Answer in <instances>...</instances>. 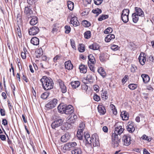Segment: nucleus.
I'll return each mask as SVG.
<instances>
[{"label":"nucleus","instance_id":"nucleus-48","mask_svg":"<svg viewBox=\"0 0 154 154\" xmlns=\"http://www.w3.org/2000/svg\"><path fill=\"white\" fill-rule=\"evenodd\" d=\"M82 24L84 26L87 27H89L91 25L90 23L86 20H84L83 21Z\"/></svg>","mask_w":154,"mask_h":154},{"label":"nucleus","instance_id":"nucleus-35","mask_svg":"<svg viewBox=\"0 0 154 154\" xmlns=\"http://www.w3.org/2000/svg\"><path fill=\"white\" fill-rule=\"evenodd\" d=\"M139 16L137 15L134 13H133L132 15L133 21L134 23H136L138 21L139 19Z\"/></svg>","mask_w":154,"mask_h":154},{"label":"nucleus","instance_id":"nucleus-15","mask_svg":"<svg viewBox=\"0 0 154 154\" xmlns=\"http://www.w3.org/2000/svg\"><path fill=\"white\" fill-rule=\"evenodd\" d=\"M73 107L71 105H69L67 106H66V109L64 112L66 114H71L73 112Z\"/></svg>","mask_w":154,"mask_h":154},{"label":"nucleus","instance_id":"nucleus-60","mask_svg":"<svg viewBox=\"0 0 154 154\" xmlns=\"http://www.w3.org/2000/svg\"><path fill=\"white\" fill-rule=\"evenodd\" d=\"M70 43L72 48L74 49H75L76 47L75 45V42L73 40H70Z\"/></svg>","mask_w":154,"mask_h":154},{"label":"nucleus","instance_id":"nucleus-4","mask_svg":"<svg viewBox=\"0 0 154 154\" xmlns=\"http://www.w3.org/2000/svg\"><path fill=\"white\" fill-rule=\"evenodd\" d=\"M40 31L39 28L36 26L31 27L28 30L29 34L31 35H34L37 34Z\"/></svg>","mask_w":154,"mask_h":154},{"label":"nucleus","instance_id":"nucleus-6","mask_svg":"<svg viewBox=\"0 0 154 154\" xmlns=\"http://www.w3.org/2000/svg\"><path fill=\"white\" fill-rule=\"evenodd\" d=\"M63 120L61 119H58L54 121L51 124V126L53 129H55L62 125Z\"/></svg>","mask_w":154,"mask_h":154},{"label":"nucleus","instance_id":"nucleus-49","mask_svg":"<svg viewBox=\"0 0 154 154\" xmlns=\"http://www.w3.org/2000/svg\"><path fill=\"white\" fill-rule=\"evenodd\" d=\"M137 69V68L136 66L134 65H131V72L133 73L135 72Z\"/></svg>","mask_w":154,"mask_h":154},{"label":"nucleus","instance_id":"nucleus-47","mask_svg":"<svg viewBox=\"0 0 154 154\" xmlns=\"http://www.w3.org/2000/svg\"><path fill=\"white\" fill-rule=\"evenodd\" d=\"M129 88L131 90H134L137 88V86L134 84H131L128 85Z\"/></svg>","mask_w":154,"mask_h":154},{"label":"nucleus","instance_id":"nucleus-29","mask_svg":"<svg viewBox=\"0 0 154 154\" xmlns=\"http://www.w3.org/2000/svg\"><path fill=\"white\" fill-rule=\"evenodd\" d=\"M100 47V46L96 43H94L89 46L90 49L93 50H97L99 49Z\"/></svg>","mask_w":154,"mask_h":154},{"label":"nucleus","instance_id":"nucleus-14","mask_svg":"<svg viewBox=\"0 0 154 154\" xmlns=\"http://www.w3.org/2000/svg\"><path fill=\"white\" fill-rule=\"evenodd\" d=\"M58 82L59 84L60 88L63 93H65L66 91V88L64 82L61 80H58Z\"/></svg>","mask_w":154,"mask_h":154},{"label":"nucleus","instance_id":"nucleus-58","mask_svg":"<svg viewBox=\"0 0 154 154\" xmlns=\"http://www.w3.org/2000/svg\"><path fill=\"white\" fill-rule=\"evenodd\" d=\"M128 79V76L126 75L125 76L123 79H122V82L123 83L125 84Z\"/></svg>","mask_w":154,"mask_h":154},{"label":"nucleus","instance_id":"nucleus-27","mask_svg":"<svg viewBox=\"0 0 154 154\" xmlns=\"http://www.w3.org/2000/svg\"><path fill=\"white\" fill-rule=\"evenodd\" d=\"M87 66H85L81 64L79 66L80 72H81L85 73L87 72Z\"/></svg>","mask_w":154,"mask_h":154},{"label":"nucleus","instance_id":"nucleus-54","mask_svg":"<svg viewBox=\"0 0 154 154\" xmlns=\"http://www.w3.org/2000/svg\"><path fill=\"white\" fill-rule=\"evenodd\" d=\"M106 91H104V92H103V93L101 94V97L103 99L106 100L108 98V97L106 95Z\"/></svg>","mask_w":154,"mask_h":154},{"label":"nucleus","instance_id":"nucleus-8","mask_svg":"<svg viewBox=\"0 0 154 154\" xmlns=\"http://www.w3.org/2000/svg\"><path fill=\"white\" fill-rule=\"evenodd\" d=\"M112 142L113 146L114 147H116L118 146L119 143L120 142V139L118 137H116L112 136Z\"/></svg>","mask_w":154,"mask_h":154},{"label":"nucleus","instance_id":"nucleus-2","mask_svg":"<svg viewBox=\"0 0 154 154\" xmlns=\"http://www.w3.org/2000/svg\"><path fill=\"white\" fill-rule=\"evenodd\" d=\"M129 10L128 9H124L122 11L121 17L122 20L125 23H127L129 20L128 15Z\"/></svg>","mask_w":154,"mask_h":154},{"label":"nucleus","instance_id":"nucleus-24","mask_svg":"<svg viewBox=\"0 0 154 154\" xmlns=\"http://www.w3.org/2000/svg\"><path fill=\"white\" fill-rule=\"evenodd\" d=\"M98 110L99 112L101 114L103 115L106 112L105 107L102 105H99L98 107Z\"/></svg>","mask_w":154,"mask_h":154},{"label":"nucleus","instance_id":"nucleus-13","mask_svg":"<svg viewBox=\"0 0 154 154\" xmlns=\"http://www.w3.org/2000/svg\"><path fill=\"white\" fill-rule=\"evenodd\" d=\"M70 117L68 119V122L70 124L73 123L77 119V116L75 114L73 113L71 114L69 116Z\"/></svg>","mask_w":154,"mask_h":154},{"label":"nucleus","instance_id":"nucleus-45","mask_svg":"<svg viewBox=\"0 0 154 154\" xmlns=\"http://www.w3.org/2000/svg\"><path fill=\"white\" fill-rule=\"evenodd\" d=\"M110 106L111 108V109L113 113L115 115L117 114V112L116 109H115V106L112 104H111Z\"/></svg>","mask_w":154,"mask_h":154},{"label":"nucleus","instance_id":"nucleus-39","mask_svg":"<svg viewBox=\"0 0 154 154\" xmlns=\"http://www.w3.org/2000/svg\"><path fill=\"white\" fill-rule=\"evenodd\" d=\"M94 140V138L92 137V143L93 146H97L99 144V142L98 140L96 138H95V139Z\"/></svg>","mask_w":154,"mask_h":154},{"label":"nucleus","instance_id":"nucleus-18","mask_svg":"<svg viewBox=\"0 0 154 154\" xmlns=\"http://www.w3.org/2000/svg\"><path fill=\"white\" fill-rule=\"evenodd\" d=\"M141 77L142 78L143 81L145 83H147L150 80V78L148 75L143 74H142Z\"/></svg>","mask_w":154,"mask_h":154},{"label":"nucleus","instance_id":"nucleus-42","mask_svg":"<svg viewBox=\"0 0 154 154\" xmlns=\"http://www.w3.org/2000/svg\"><path fill=\"white\" fill-rule=\"evenodd\" d=\"M108 17V15H102L98 18V20L99 21H101L107 18Z\"/></svg>","mask_w":154,"mask_h":154},{"label":"nucleus","instance_id":"nucleus-23","mask_svg":"<svg viewBox=\"0 0 154 154\" xmlns=\"http://www.w3.org/2000/svg\"><path fill=\"white\" fill-rule=\"evenodd\" d=\"M71 127V124L68 122H65L63 125L61 127V129L63 130L68 129Z\"/></svg>","mask_w":154,"mask_h":154},{"label":"nucleus","instance_id":"nucleus-28","mask_svg":"<svg viewBox=\"0 0 154 154\" xmlns=\"http://www.w3.org/2000/svg\"><path fill=\"white\" fill-rule=\"evenodd\" d=\"M83 130L82 129H79L78 131L77 136L80 140H82L83 136Z\"/></svg>","mask_w":154,"mask_h":154},{"label":"nucleus","instance_id":"nucleus-5","mask_svg":"<svg viewBox=\"0 0 154 154\" xmlns=\"http://www.w3.org/2000/svg\"><path fill=\"white\" fill-rule=\"evenodd\" d=\"M57 100L56 99H54L50 101L46 105L45 107L49 109H52L54 108L56 105Z\"/></svg>","mask_w":154,"mask_h":154},{"label":"nucleus","instance_id":"nucleus-38","mask_svg":"<svg viewBox=\"0 0 154 154\" xmlns=\"http://www.w3.org/2000/svg\"><path fill=\"white\" fill-rule=\"evenodd\" d=\"M38 19L36 17H34L31 19L30 21V23L31 25H34L38 23Z\"/></svg>","mask_w":154,"mask_h":154},{"label":"nucleus","instance_id":"nucleus-12","mask_svg":"<svg viewBox=\"0 0 154 154\" xmlns=\"http://www.w3.org/2000/svg\"><path fill=\"white\" fill-rule=\"evenodd\" d=\"M70 22L75 27L77 26L80 24L79 22L77 20V17L75 16L72 17Z\"/></svg>","mask_w":154,"mask_h":154},{"label":"nucleus","instance_id":"nucleus-52","mask_svg":"<svg viewBox=\"0 0 154 154\" xmlns=\"http://www.w3.org/2000/svg\"><path fill=\"white\" fill-rule=\"evenodd\" d=\"M112 31V29L110 27H108L104 31L105 34H108L111 33Z\"/></svg>","mask_w":154,"mask_h":154},{"label":"nucleus","instance_id":"nucleus-31","mask_svg":"<svg viewBox=\"0 0 154 154\" xmlns=\"http://www.w3.org/2000/svg\"><path fill=\"white\" fill-rule=\"evenodd\" d=\"M89 61L88 62H90L93 64H94L95 62V60L94 57L92 54H90L88 56Z\"/></svg>","mask_w":154,"mask_h":154},{"label":"nucleus","instance_id":"nucleus-61","mask_svg":"<svg viewBox=\"0 0 154 154\" xmlns=\"http://www.w3.org/2000/svg\"><path fill=\"white\" fill-rule=\"evenodd\" d=\"M61 56L60 55H56L54 58L53 60L54 62H56L57 60L60 59Z\"/></svg>","mask_w":154,"mask_h":154},{"label":"nucleus","instance_id":"nucleus-20","mask_svg":"<svg viewBox=\"0 0 154 154\" xmlns=\"http://www.w3.org/2000/svg\"><path fill=\"white\" fill-rule=\"evenodd\" d=\"M31 43L34 45H37L39 44V39L35 37L32 38L30 41Z\"/></svg>","mask_w":154,"mask_h":154},{"label":"nucleus","instance_id":"nucleus-64","mask_svg":"<svg viewBox=\"0 0 154 154\" xmlns=\"http://www.w3.org/2000/svg\"><path fill=\"white\" fill-rule=\"evenodd\" d=\"M86 79L87 80H88L89 81H91V80H92L93 78L91 75L89 74L87 75Z\"/></svg>","mask_w":154,"mask_h":154},{"label":"nucleus","instance_id":"nucleus-41","mask_svg":"<svg viewBox=\"0 0 154 154\" xmlns=\"http://www.w3.org/2000/svg\"><path fill=\"white\" fill-rule=\"evenodd\" d=\"M78 50L79 51L81 52H82L85 50V48L84 45L83 44L79 45V47L78 48Z\"/></svg>","mask_w":154,"mask_h":154},{"label":"nucleus","instance_id":"nucleus-22","mask_svg":"<svg viewBox=\"0 0 154 154\" xmlns=\"http://www.w3.org/2000/svg\"><path fill=\"white\" fill-rule=\"evenodd\" d=\"M69 139V136L68 133H66L62 136L61 138V141L63 142H66Z\"/></svg>","mask_w":154,"mask_h":154},{"label":"nucleus","instance_id":"nucleus-37","mask_svg":"<svg viewBox=\"0 0 154 154\" xmlns=\"http://www.w3.org/2000/svg\"><path fill=\"white\" fill-rule=\"evenodd\" d=\"M68 7L70 10H72L74 8V3L71 1H68L67 2Z\"/></svg>","mask_w":154,"mask_h":154},{"label":"nucleus","instance_id":"nucleus-59","mask_svg":"<svg viewBox=\"0 0 154 154\" xmlns=\"http://www.w3.org/2000/svg\"><path fill=\"white\" fill-rule=\"evenodd\" d=\"M48 96V93L46 92L43 93L41 95V98L43 99L47 98Z\"/></svg>","mask_w":154,"mask_h":154},{"label":"nucleus","instance_id":"nucleus-21","mask_svg":"<svg viewBox=\"0 0 154 154\" xmlns=\"http://www.w3.org/2000/svg\"><path fill=\"white\" fill-rule=\"evenodd\" d=\"M65 66L66 69L68 70L72 69L73 65L70 61H67L65 63Z\"/></svg>","mask_w":154,"mask_h":154},{"label":"nucleus","instance_id":"nucleus-1","mask_svg":"<svg viewBox=\"0 0 154 154\" xmlns=\"http://www.w3.org/2000/svg\"><path fill=\"white\" fill-rule=\"evenodd\" d=\"M40 81L42 84L43 88L45 91L50 90L53 88L54 82L50 78L46 76H44L41 79Z\"/></svg>","mask_w":154,"mask_h":154},{"label":"nucleus","instance_id":"nucleus-3","mask_svg":"<svg viewBox=\"0 0 154 154\" xmlns=\"http://www.w3.org/2000/svg\"><path fill=\"white\" fill-rule=\"evenodd\" d=\"M124 129L121 125L115 128L114 131H112V136L118 137V135H121L124 131Z\"/></svg>","mask_w":154,"mask_h":154},{"label":"nucleus","instance_id":"nucleus-56","mask_svg":"<svg viewBox=\"0 0 154 154\" xmlns=\"http://www.w3.org/2000/svg\"><path fill=\"white\" fill-rule=\"evenodd\" d=\"M103 0H94V3L96 5H99L101 4Z\"/></svg>","mask_w":154,"mask_h":154},{"label":"nucleus","instance_id":"nucleus-25","mask_svg":"<svg viewBox=\"0 0 154 154\" xmlns=\"http://www.w3.org/2000/svg\"><path fill=\"white\" fill-rule=\"evenodd\" d=\"M80 82L78 81H73L71 83L72 88H76L79 87L80 85Z\"/></svg>","mask_w":154,"mask_h":154},{"label":"nucleus","instance_id":"nucleus-9","mask_svg":"<svg viewBox=\"0 0 154 154\" xmlns=\"http://www.w3.org/2000/svg\"><path fill=\"white\" fill-rule=\"evenodd\" d=\"M131 138L129 136L127 135H124L122 137V140L124 143V145L126 146H128L131 143Z\"/></svg>","mask_w":154,"mask_h":154},{"label":"nucleus","instance_id":"nucleus-7","mask_svg":"<svg viewBox=\"0 0 154 154\" xmlns=\"http://www.w3.org/2000/svg\"><path fill=\"white\" fill-rule=\"evenodd\" d=\"M76 145L77 143L75 142L68 143L64 145L63 149L66 150H69L72 148L74 147Z\"/></svg>","mask_w":154,"mask_h":154},{"label":"nucleus","instance_id":"nucleus-10","mask_svg":"<svg viewBox=\"0 0 154 154\" xmlns=\"http://www.w3.org/2000/svg\"><path fill=\"white\" fill-rule=\"evenodd\" d=\"M134 124L132 122H129L128 123V125L126 126L127 130L130 133L133 132L135 130L134 127Z\"/></svg>","mask_w":154,"mask_h":154},{"label":"nucleus","instance_id":"nucleus-34","mask_svg":"<svg viewBox=\"0 0 154 154\" xmlns=\"http://www.w3.org/2000/svg\"><path fill=\"white\" fill-rule=\"evenodd\" d=\"M59 24L57 23H54L52 26V29L51 32L54 33L55 32H56L58 30V28H59Z\"/></svg>","mask_w":154,"mask_h":154},{"label":"nucleus","instance_id":"nucleus-50","mask_svg":"<svg viewBox=\"0 0 154 154\" xmlns=\"http://www.w3.org/2000/svg\"><path fill=\"white\" fill-rule=\"evenodd\" d=\"M65 32L66 33L68 34L71 31V28L69 26L66 25L65 26Z\"/></svg>","mask_w":154,"mask_h":154},{"label":"nucleus","instance_id":"nucleus-19","mask_svg":"<svg viewBox=\"0 0 154 154\" xmlns=\"http://www.w3.org/2000/svg\"><path fill=\"white\" fill-rule=\"evenodd\" d=\"M121 116L123 120H127L128 119L129 116L126 111L122 112L121 113Z\"/></svg>","mask_w":154,"mask_h":154},{"label":"nucleus","instance_id":"nucleus-46","mask_svg":"<svg viewBox=\"0 0 154 154\" xmlns=\"http://www.w3.org/2000/svg\"><path fill=\"white\" fill-rule=\"evenodd\" d=\"M91 32L89 31L86 32L84 33V36L85 38L88 39L91 37Z\"/></svg>","mask_w":154,"mask_h":154},{"label":"nucleus","instance_id":"nucleus-55","mask_svg":"<svg viewBox=\"0 0 154 154\" xmlns=\"http://www.w3.org/2000/svg\"><path fill=\"white\" fill-rule=\"evenodd\" d=\"M112 50L114 51H116L118 50L119 47L118 45H113L111 47Z\"/></svg>","mask_w":154,"mask_h":154},{"label":"nucleus","instance_id":"nucleus-26","mask_svg":"<svg viewBox=\"0 0 154 154\" xmlns=\"http://www.w3.org/2000/svg\"><path fill=\"white\" fill-rule=\"evenodd\" d=\"M115 38V35L113 34H109L105 37V40L106 42H109L111 40Z\"/></svg>","mask_w":154,"mask_h":154},{"label":"nucleus","instance_id":"nucleus-44","mask_svg":"<svg viewBox=\"0 0 154 154\" xmlns=\"http://www.w3.org/2000/svg\"><path fill=\"white\" fill-rule=\"evenodd\" d=\"M142 140H145L148 141H150L151 140V138L149 137L146 136L145 134H144L141 138Z\"/></svg>","mask_w":154,"mask_h":154},{"label":"nucleus","instance_id":"nucleus-63","mask_svg":"<svg viewBox=\"0 0 154 154\" xmlns=\"http://www.w3.org/2000/svg\"><path fill=\"white\" fill-rule=\"evenodd\" d=\"M0 112L2 116H5V112L4 109H1L0 110Z\"/></svg>","mask_w":154,"mask_h":154},{"label":"nucleus","instance_id":"nucleus-62","mask_svg":"<svg viewBox=\"0 0 154 154\" xmlns=\"http://www.w3.org/2000/svg\"><path fill=\"white\" fill-rule=\"evenodd\" d=\"M94 98L95 100L98 101L100 100V97L97 94H95L94 96Z\"/></svg>","mask_w":154,"mask_h":154},{"label":"nucleus","instance_id":"nucleus-40","mask_svg":"<svg viewBox=\"0 0 154 154\" xmlns=\"http://www.w3.org/2000/svg\"><path fill=\"white\" fill-rule=\"evenodd\" d=\"M36 54H37L36 55V57L39 58L43 54V51L42 49H39L38 50L36 51Z\"/></svg>","mask_w":154,"mask_h":154},{"label":"nucleus","instance_id":"nucleus-32","mask_svg":"<svg viewBox=\"0 0 154 154\" xmlns=\"http://www.w3.org/2000/svg\"><path fill=\"white\" fill-rule=\"evenodd\" d=\"M15 32L17 35H18L20 38L21 37V31L19 26L15 29Z\"/></svg>","mask_w":154,"mask_h":154},{"label":"nucleus","instance_id":"nucleus-43","mask_svg":"<svg viewBox=\"0 0 154 154\" xmlns=\"http://www.w3.org/2000/svg\"><path fill=\"white\" fill-rule=\"evenodd\" d=\"M92 12L94 14H96L97 16H98L99 14L101 13L102 11L100 9L97 8V9H93L92 10Z\"/></svg>","mask_w":154,"mask_h":154},{"label":"nucleus","instance_id":"nucleus-33","mask_svg":"<svg viewBox=\"0 0 154 154\" xmlns=\"http://www.w3.org/2000/svg\"><path fill=\"white\" fill-rule=\"evenodd\" d=\"M98 72L102 77H105L106 73L102 67H100L98 69Z\"/></svg>","mask_w":154,"mask_h":154},{"label":"nucleus","instance_id":"nucleus-16","mask_svg":"<svg viewBox=\"0 0 154 154\" xmlns=\"http://www.w3.org/2000/svg\"><path fill=\"white\" fill-rule=\"evenodd\" d=\"M66 109V105H64L63 103L60 104L57 107L58 111L61 113H64Z\"/></svg>","mask_w":154,"mask_h":154},{"label":"nucleus","instance_id":"nucleus-11","mask_svg":"<svg viewBox=\"0 0 154 154\" xmlns=\"http://www.w3.org/2000/svg\"><path fill=\"white\" fill-rule=\"evenodd\" d=\"M138 59L140 64L143 65L146 61V55L143 53H141L139 56Z\"/></svg>","mask_w":154,"mask_h":154},{"label":"nucleus","instance_id":"nucleus-17","mask_svg":"<svg viewBox=\"0 0 154 154\" xmlns=\"http://www.w3.org/2000/svg\"><path fill=\"white\" fill-rule=\"evenodd\" d=\"M136 12L134 14H137L139 16L143 17L144 16V12L140 8L136 7L135 8Z\"/></svg>","mask_w":154,"mask_h":154},{"label":"nucleus","instance_id":"nucleus-53","mask_svg":"<svg viewBox=\"0 0 154 154\" xmlns=\"http://www.w3.org/2000/svg\"><path fill=\"white\" fill-rule=\"evenodd\" d=\"M92 138L91 137H90L85 140L86 144H91L92 142Z\"/></svg>","mask_w":154,"mask_h":154},{"label":"nucleus","instance_id":"nucleus-30","mask_svg":"<svg viewBox=\"0 0 154 154\" xmlns=\"http://www.w3.org/2000/svg\"><path fill=\"white\" fill-rule=\"evenodd\" d=\"M72 154H82V151L80 148H77L71 151Z\"/></svg>","mask_w":154,"mask_h":154},{"label":"nucleus","instance_id":"nucleus-51","mask_svg":"<svg viewBox=\"0 0 154 154\" xmlns=\"http://www.w3.org/2000/svg\"><path fill=\"white\" fill-rule=\"evenodd\" d=\"M89 12V11L88 9H85L81 13V15L82 16H85L88 14Z\"/></svg>","mask_w":154,"mask_h":154},{"label":"nucleus","instance_id":"nucleus-57","mask_svg":"<svg viewBox=\"0 0 154 154\" xmlns=\"http://www.w3.org/2000/svg\"><path fill=\"white\" fill-rule=\"evenodd\" d=\"M37 1V0H27V3L30 5H34Z\"/></svg>","mask_w":154,"mask_h":154},{"label":"nucleus","instance_id":"nucleus-36","mask_svg":"<svg viewBox=\"0 0 154 154\" xmlns=\"http://www.w3.org/2000/svg\"><path fill=\"white\" fill-rule=\"evenodd\" d=\"M24 13L26 14L29 15L32 14V10L28 7H25V8Z\"/></svg>","mask_w":154,"mask_h":154}]
</instances>
